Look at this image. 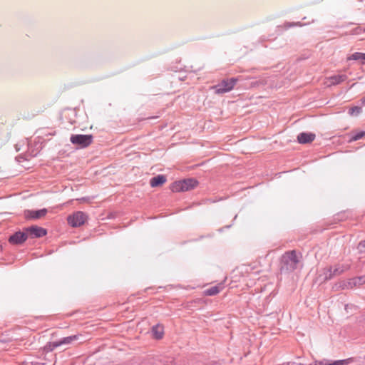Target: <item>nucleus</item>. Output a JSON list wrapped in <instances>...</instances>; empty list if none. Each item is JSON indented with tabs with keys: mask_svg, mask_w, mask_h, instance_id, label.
Listing matches in <instances>:
<instances>
[{
	"mask_svg": "<svg viewBox=\"0 0 365 365\" xmlns=\"http://www.w3.org/2000/svg\"><path fill=\"white\" fill-rule=\"evenodd\" d=\"M364 32H365V29H364Z\"/></svg>",
	"mask_w": 365,
	"mask_h": 365,
	"instance_id": "obj_21",
	"label": "nucleus"
},
{
	"mask_svg": "<svg viewBox=\"0 0 365 365\" xmlns=\"http://www.w3.org/2000/svg\"><path fill=\"white\" fill-rule=\"evenodd\" d=\"M223 289V283H220L216 286L205 289L203 292V294L205 296H214L220 293Z\"/></svg>",
	"mask_w": 365,
	"mask_h": 365,
	"instance_id": "obj_13",
	"label": "nucleus"
},
{
	"mask_svg": "<svg viewBox=\"0 0 365 365\" xmlns=\"http://www.w3.org/2000/svg\"><path fill=\"white\" fill-rule=\"evenodd\" d=\"M197 184L196 180L188 178L173 182L170 188L174 192H186L195 188Z\"/></svg>",
	"mask_w": 365,
	"mask_h": 365,
	"instance_id": "obj_2",
	"label": "nucleus"
},
{
	"mask_svg": "<svg viewBox=\"0 0 365 365\" xmlns=\"http://www.w3.org/2000/svg\"><path fill=\"white\" fill-rule=\"evenodd\" d=\"M26 231L28 234L34 237H41L45 236L47 233L44 228L38 226L28 227Z\"/></svg>",
	"mask_w": 365,
	"mask_h": 365,
	"instance_id": "obj_9",
	"label": "nucleus"
},
{
	"mask_svg": "<svg viewBox=\"0 0 365 365\" xmlns=\"http://www.w3.org/2000/svg\"><path fill=\"white\" fill-rule=\"evenodd\" d=\"M347 61H359L362 64L365 63V53L355 52L351 55L349 56L346 58Z\"/></svg>",
	"mask_w": 365,
	"mask_h": 365,
	"instance_id": "obj_16",
	"label": "nucleus"
},
{
	"mask_svg": "<svg viewBox=\"0 0 365 365\" xmlns=\"http://www.w3.org/2000/svg\"><path fill=\"white\" fill-rule=\"evenodd\" d=\"M363 284H365V277H360L349 279L346 284V287L347 288H353Z\"/></svg>",
	"mask_w": 365,
	"mask_h": 365,
	"instance_id": "obj_15",
	"label": "nucleus"
},
{
	"mask_svg": "<svg viewBox=\"0 0 365 365\" xmlns=\"http://www.w3.org/2000/svg\"><path fill=\"white\" fill-rule=\"evenodd\" d=\"M358 249L360 252H365V241H362L359 244Z\"/></svg>",
	"mask_w": 365,
	"mask_h": 365,
	"instance_id": "obj_19",
	"label": "nucleus"
},
{
	"mask_svg": "<svg viewBox=\"0 0 365 365\" xmlns=\"http://www.w3.org/2000/svg\"><path fill=\"white\" fill-rule=\"evenodd\" d=\"M365 137V131H361L354 135L350 140V141H356Z\"/></svg>",
	"mask_w": 365,
	"mask_h": 365,
	"instance_id": "obj_18",
	"label": "nucleus"
},
{
	"mask_svg": "<svg viewBox=\"0 0 365 365\" xmlns=\"http://www.w3.org/2000/svg\"><path fill=\"white\" fill-rule=\"evenodd\" d=\"M361 110H362V109L361 107L354 106V107L350 108V109L349 110V113L350 115L356 116L361 113Z\"/></svg>",
	"mask_w": 365,
	"mask_h": 365,
	"instance_id": "obj_17",
	"label": "nucleus"
},
{
	"mask_svg": "<svg viewBox=\"0 0 365 365\" xmlns=\"http://www.w3.org/2000/svg\"><path fill=\"white\" fill-rule=\"evenodd\" d=\"M87 220L88 216L86 213L77 211L68 216L67 222L72 227H77L83 225Z\"/></svg>",
	"mask_w": 365,
	"mask_h": 365,
	"instance_id": "obj_4",
	"label": "nucleus"
},
{
	"mask_svg": "<svg viewBox=\"0 0 365 365\" xmlns=\"http://www.w3.org/2000/svg\"><path fill=\"white\" fill-rule=\"evenodd\" d=\"M78 339V335H73V336H67V337H65V338L58 341H53V342L49 343L48 344H47L45 348L46 349L47 351H52L58 346H60L62 345L70 344Z\"/></svg>",
	"mask_w": 365,
	"mask_h": 365,
	"instance_id": "obj_5",
	"label": "nucleus"
},
{
	"mask_svg": "<svg viewBox=\"0 0 365 365\" xmlns=\"http://www.w3.org/2000/svg\"><path fill=\"white\" fill-rule=\"evenodd\" d=\"M91 135H73L71 137V141L73 144L79 145L82 148L88 146L92 143Z\"/></svg>",
	"mask_w": 365,
	"mask_h": 365,
	"instance_id": "obj_6",
	"label": "nucleus"
},
{
	"mask_svg": "<svg viewBox=\"0 0 365 365\" xmlns=\"http://www.w3.org/2000/svg\"><path fill=\"white\" fill-rule=\"evenodd\" d=\"M301 257L294 250L285 252L282 257L283 269L287 271L294 270L300 261Z\"/></svg>",
	"mask_w": 365,
	"mask_h": 365,
	"instance_id": "obj_1",
	"label": "nucleus"
},
{
	"mask_svg": "<svg viewBox=\"0 0 365 365\" xmlns=\"http://www.w3.org/2000/svg\"><path fill=\"white\" fill-rule=\"evenodd\" d=\"M153 337L156 339H160L164 335V327L161 324H157L152 328Z\"/></svg>",
	"mask_w": 365,
	"mask_h": 365,
	"instance_id": "obj_14",
	"label": "nucleus"
},
{
	"mask_svg": "<svg viewBox=\"0 0 365 365\" xmlns=\"http://www.w3.org/2000/svg\"><path fill=\"white\" fill-rule=\"evenodd\" d=\"M27 239V235L24 232H17L11 235L9 241L12 245H21Z\"/></svg>",
	"mask_w": 365,
	"mask_h": 365,
	"instance_id": "obj_10",
	"label": "nucleus"
},
{
	"mask_svg": "<svg viewBox=\"0 0 365 365\" xmlns=\"http://www.w3.org/2000/svg\"><path fill=\"white\" fill-rule=\"evenodd\" d=\"M48 210L46 208L38 210H26L24 217L27 220H37L43 217L47 214Z\"/></svg>",
	"mask_w": 365,
	"mask_h": 365,
	"instance_id": "obj_7",
	"label": "nucleus"
},
{
	"mask_svg": "<svg viewBox=\"0 0 365 365\" xmlns=\"http://www.w3.org/2000/svg\"><path fill=\"white\" fill-rule=\"evenodd\" d=\"M315 138V135L311 133H301L297 136V140L299 143H309L312 142Z\"/></svg>",
	"mask_w": 365,
	"mask_h": 365,
	"instance_id": "obj_11",
	"label": "nucleus"
},
{
	"mask_svg": "<svg viewBox=\"0 0 365 365\" xmlns=\"http://www.w3.org/2000/svg\"><path fill=\"white\" fill-rule=\"evenodd\" d=\"M167 181V178L163 175H158L153 177L150 180V185L152 187H156L163 185Z\"/></svg>",
	"mask_w": 365,
	"mask_h": 365,
	"instance_id": "obj_12",
	"label": "nucleus"
},
{
	"mask_svg": "<svg viewBox=\"0 0 365 365\" xmlns=\"http://www.w3.org/2000/svg\"><path fill=\"white\" fill-rule=\"evenodd\" d=\"M237 81V78H235L223 80L220 83L212 86V89L215 91L216 94L227 93L233 89Z\"/></svg>",
	"mask_w": 365,
	"mask_h": 365,
	"instance_id": "obj_3",
	"label": "nucleus"
},
{
	"mask_svg": "<svg viewBox=\"0 0 365 365\" xmlns=\"http://www.w3.org/2000/svg\"><path fill=\"white\" fill-rule=\"evenodd\" d=\"M361 103L364 106H365V98L361 99Z\"/></svg>",
	"mask_w": 365,
	"mask_h": 365,
	"instance_id": "obj_20",
	"label": "nucleus"
},
{
	"mask_svg": "<svg viewBox=\"0 0 365 365\" xmlns=\"http://www.w3.org/2000/svg\"><path fill=\"white\" fill-rule=\"evenodd\" d=\"M347 79V76L344 74L334 75L326 78L325 84L327 86L338 85Z\"/></svg>",
	"mask_w": 365,
	"mask_h": 365,
	"instance_id": "obj_8",
	"label": "nucleus"
}]
</instances>
